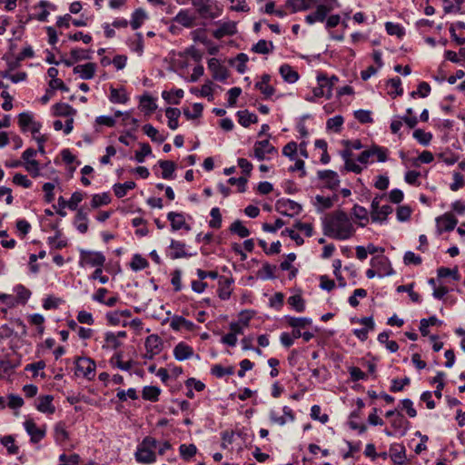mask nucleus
<instances>
[{
  "instance_id": "f257e3e1",
  "label": "nucleus",
  "mask_w": 465,
  "mask_h": 465,
  "mask_svg": "<svg viewBox=\"0 0 465 465\" xmlns=\"http://www.w3.org/2000/svg\"><path fill=\"white\" fill-rule=\"evenodd\" d=\"M322 229L326 236L339 241L351 238L356 232L351 218L341 210L327 214L322 222Z\"/></svg>"
},
{
  "instance_id": "f03ea898",
  "label": "nucleus",
  "mask_w": 465,
  "mask_h": 465,
  "mask_svg": "<svg viewBox=\"0 0 465 465\" xmlns=\"http://www.w3.org/2000/svg\"><path fill=\"white\" fill-rule=\"evenodd\" d=\"M158 441L150 436L145 437L137 446L134 453L138 463L151 464L156 461Z\"/></svg>"
},
{
  "instance_id": "7ed1b4c3",
  "label": "nucleus",
  "mask_w": 465,
  "mask_h": 465,
  "mask_svg": "<svg viewBox=\"0 0 465 465\" xmlns=\"http://www.w3.org/2000/svg\"><path fill=\"white\" fill-rule=\"evenodd\" d=\"M341 155L344 161L345 170L358 174L366 168L372 153L370 148L363 151L356 159L353 158V153L350 150L342 151Z\"/></svg>"
},
{
  "instance_id": "20e7f679",
  "label": "nucleus",
  "mask_w": 465,
  "mask_h": 465,
  "mask_svg": "<svg viewBox=\"0 0 465 465\" xmlns=\"http://www.w3.org/2000/svg\"><path fill=\"white\" fill-rule=\"evenodd\" d=\"M338 81L339 79L335 75L328 77L324 74H319L317 75L318 86L313 88V95L307 96L305 99L309 102H314L315 98L319 97H326L327 99H330L331 97L332 88Z\"/></svg>"
},
{
  "instance_id": "39448f33",
  "label": "nucleus",
  "mask_w": 465,
  "mask_h": 465,
  "mask_svg": "<svg viewBox=\"0 0 465 465\" xmlns=\"http://www.w3.org/2000/svg\"><path fill=\"white\" fill-rule=\"evenodd\" d=\"M192 5L202 18L213 19L222 15L223 9L213 0H192Z\"/></svg>"
},
{
  "instance_id": "423d86ee",
  "label": "nucleus",
  "mask_w": 465,
  "mask_h": 465,
  "mask_svg": "<svg viewBox=\"0 0 465 465\" xmlns=\"http://www.w3.org/2000/svg\"><path fill=\"white\" fill-rule=\"evenodd\" d=\"M277 149L270 143L269 139L255 142L253 145V156L258 161L270 159V155L276 154Z\"/></svg>"
},
{
  "instance_id": "0eeeda50",
  "label": "nucleus",
  "mask_w": 465,
  "mask_h": 465,
  "mask_svg": "<svg viewBox=\"0 0 465 465\" xmlns=\"http://www.w3.org/2000/svg\"><path fill=\"white\" fill-rule=\"evenodd\" d=\"M105 262V257L102 252L84 251L82 250L80 252V265L81 266H91L95 268L103 267Z\"/></svg>"
},
{
  "instance_id": "6e6552de",
  "label": "nucleus",
  "mask_w": 465,
  "mask_h": 465,
  "mask_svg": "<svg viewBox=\"0 0 465 465\" xmlns=\"http://www.w3.org/2000/svg\"><path fill=\"white\" fill-rule=\"evenodd\" d=\"M269 419L270 421L272 424H276L279 426H284L285 424L289 422H292L295 419L293 411L288 407L284 406L282 408V414L281 415L280 412L275 409H271L269 411Z\"/></svg>"
},
{
  "instance_id": "1a4fd4ad",
  "label": "nucleus",
  "mask_w": 465,
  "mask_h": 465,
  "mask_svg": "<svg viewBox=\"0 0 465 465\" xmlns=\"http://www.w3.org/2000/svg\"><path fill=\"white\" fill-rule=\"evenodd\" d=\"M95 364L89 358H78L75 361V374L88 380L94 377Z\"/></svg>"
},
{
  "instance_id": "9d476101",
  "label": "nucleus",
  "mask_w": 465,
  "mask_h": 465,
  "mask_svg": "<svg viewBox=\"0 0 465 465\" xmlns=\"http://www.w3.org/2000/svg\"><path fill=\"white\" fill-rule=\"evenodd\" d=\"M275 210L286 216H294L302 211V206L290 199H280L275 203Z\"/></svg>"
},
{
  "instance_id": "9b49d317",
  "label": "nucleus",
  "mask_w": 465,
  "mask_h": 465,
  "mask_svg": "<svg viewBox=\"0 0 465 465\" xmlns=\"http://www.w3.org/2000/svg\"><path fill=\"white\" fill-rule=\"evenodd\" d=\"M458 223V219L451 213H445L444 214L436 218L437 232L439 234L443 232L452 231Z\"/></svg>"
},
{
  "instance_id": "f8f14e48",
  "label": "nucleus",
  "mask_w": 465,
  "mask_h": 465,
  "mask_svg": "<svg viewBox=\"0 0 465 465\" xmlns=\"http://www.w3.org/2000/svg\"><path fill=\"white\" fill-rule=\"evenodd\" d=\"M167 219L171 223L172 231L185 230L189 232L191 226L186 223L185 216L183 213L170 212L167 213Z\"/></svg>"
},
{
  "instance_id": "ddd939ff",
  "label": "nucleus",
  "mask_w": 465,
  "mask_h": 465,
  "mask_svg": "<svg viewBox=\"0 0 465 465\" xmlns=\"http://www.w3.org/2000/svg\"><path fill=\"white\" fill-rule=\"evenodd\" d=\"M24 428L34 443L39 442L45 436V430L39 428L33 420H26Z\"/></svg>"
},
{
  "instance_id": "4468645a",
  "label": "nucleus",
  "mask_w": 465,
  "mask_h": 465,
  "mask_svg": "<svg viewBox=\"0 0 465 465\" xmlns=\"http://www.w3.org/2000/svg\"><path fill=\"white\" fill-rule=\"evenodd\" d=\"M385 416L391 419V424L395 430H402L403 433L406 432L409 422L401 412L395 410L388 411Z\"/></svg>"
},
{
  "instance_id": "2eb2a0df",
  "label": "nucleus",
  "mask_w": 465,
  "mask_h": 465,
  "mask_svg": "<svg viewBox=\"0 0 465 465\" xmlns=\"http://www.w3.org/2000/svg\"><path fill=\"white\" fill-rule=\"evenodd\" d=\"M218 27L213 32L216 39H221L227 35H232L236 33V24L232 21L216 22Z\"/></svg>"
},
{
  "instance_id": "dca6fc26",
  "label": "nucleus",
  "mask_w": 465,
  "mask_h": 465,
  "mask_svg": "<svg viewBox=\"0 0 465 465\" xmlns=\"http://www.w3.org/2000/svg\"><path fill=\"white\" fill-rule=\"evenodd\" d=\"M192 254L188 253L186 252V245L184 242H180V241H176V240H171V243H170V246H169V252H168V256L172 259V260H176V259H180V258H185V257H189L191 256Z\"/></svg>"
},
{
  "instance_id": "f3484780",
  "label": "nucleus",
  "mask_w": 465,
  "mask_h": 465,
  "mask_svg": "<svg viewBox=\"0 0 465 465\" xmlns=\"http://www.w3.org/2000/svg\"><path fill=\"white\" fill-rule=\"evenodd\" d=\"M173 21L186 28L195 25L196 16L189 9H182L174 16Z\"/></svg>"
},
{
  "instance_id": "a211bd4d",
  "label": "nucleus",
  "mask_w": 465,
  "mask_h": 465,
  "mask_svg": "<svg viewBox=\"0 0 465 465\" xmlns=\"http://www.w3.org/2000/svg\"><path fill=\"white\" fill-rule=\"evenodd\" d=\"M331 11V6L318 5L313 13L306 15L305 21L309 25H312L316 22H323L326 19L328 13Z\"/></svg>"
},
{
  "instance_id": "6ab92c4d",
  "label": "nucleus",
  "mask_w": 465,
  "mask_h": 465,
  "mask_svg": "<svg viewBox=\"0 0 465 465\" xmlns=\"http://www.w3.org/2000/svg\"><path fill=\"white\" fill-rule=\"evenodd\" d=\"M208 68L212 72L213 77L216 80L223 81L228 76L226 68L216 58H211L208 61Z\"/></svg>"
},
{
  "instance_id": "aec40b11",
  "label": "nucleus",
  "mask_w": 465,
  "mask_h": 465,
  "mask_svg": "<svg viewBox=\"0 0 465 465\" xmlns=\"http://www.w3.org/2000/svg\"><path fill=\"white\" fill-rule=\"evenodd\" d=\"M54 397L51 395L40 396L37 399L36 409L38 411L51 415L55 411V407L53 404Z\"/></svg>"
},
{
  "instance_id": "412c9836",
  "label": "nucleus",
  "mask_w": 465,
  "mask_h": 465,
  "mask_svg": "<svg viewBox=\"0 0 465 465\" xmlns=\"http://www.w3.org/2000/svg\"><path fill=\"white\" fill-rule=\"evenodd\" d=\"M54 438L57 445L65 447L66 441L69 440V432L65 428L64 422H57L54 427Z\"/></svg>"
},
{
  "instance_id": "4be33fe9",
  "label": "nucleus",
  "mask_w": 465,
  "mask_h": 465,
  "mask_svg": "<svg viewBox=\"0 0 465 465\" xmlns=\"http://www.w3.org/2000/svg\"><path fill=\"white\" fill-rule=\"evenodd\" d=\"M390 457L395 465H403L406 463V450L402 445H392L390 448Z\"/></svg>"
},
{
  "instance_id": "5701e85b",
  "label": "nucleus",
  "mask_w": 465,
  "mask_h": 465,
  "mask_svg": "<svg viewBox=\"0 0 465 465\" xmlns=\"http://www.w3.org/2000/svg\"><path fill=\"white\" fill-rule=\"evenodd\" d=\"M318 176L322 180L325 185L330 189H335L339 186L340 179L336 172L331 170L321 171Z\"/></svg>"
},
{
  "instance_id": "b1692460",
  "label": "nucleus",
  "mask_w": 465,
  "mask_h": 465,
  "mask_svg": "<svg viewBox=\"0 0 465 465\" xmlns=\"http://www.w3.org/2000/svg\"><path fill=\"white\" fill-rule=\"evenodd\" d=\"M110 363L112 366L123 371H129L132 367V360L129 358L125 359L122 352L114 353L110 360Z\"/></svg>"
},
{
  "instance_id": "393cba45",
  "label": "nucleus",
  "mask_w": 465,
  "mask_h": 465,
  "mask_svg": "<svg viewBox=\"0 0 465 465\" xmlns=\"http://www.w3.org/2000/svg\"><path fill=\"white\" fill-rule=\"evenodd\" d=\"M95 64L94 63H87L85 64H79L74 68V73L78 74L82 79H91L95 73Z\"/></svg>"
},
{
  "instance_id": "a878e982",
  "label": "nucleus",
  "mask_w": 465,
  "mask_h": 465,
  "mask_svg": "<svg viewBox=\"0 0 465 465\" xmlns=\"http://www.w3.org/2000/svg\"><path fill=\"white\" fill-rule=\"evenodd\" d=\"M19 364V361L11 359L0 360V379L9 377L14 369Z\"/></svg>"
},
{
  "instance_id": "bb28decb",
  "label": "nucleus",
  "mask_w": 465,
  "mask_h": 465,
  "mask_svg": "<svg viewBox=\"0 0 465 465\" xmlns=\"http://www.w3.org/2000/svg\"><path fill=\"white\" fill-rule=\"evenodd\" d=\"M351 214L358 220V225L361 227L366 226L369 222V213L366 208L355 204L351 209Z\"/></svg>"
},
{
  "instance_id": "cd10ccee",
  "label": "nucleus",
  "mask_w": 465,
  "mask_h": 465,
  "mask_svg": "<svg viewBox=\"0 0 465 465\" xmlns=\"http://www.w3.org/2000/svg\"><path fill=\"white\" fill-rule=\"evenodd\" d=\"M318 0H288L286 5L292 8L293 13L307 10L316 5Z\"/></svg>"
},
{
  "instance_id": "c85d7f7f",
  "label": "nucleus",
  "mask_w": 465,
  "mask_h": 465,
  "mask_svg": "<svg viewBox=\"0 0 465 465\" xmlns=\"http://www.w3.org/2000/svg\"><path fill=\"white\" fill-rule=\"evenodd\" d=\"M140 108L146 114H151L156 110L157 104L154 98L149 94H144L140 98Z\"/></svg>"
},
{
  "instance_id": "c756f323",
  "label": "nucleus",
  "mask_w": 465,
  "mask_h": 465,
  "mask_svg": "<svg viewBox=\"0 0 465 465\" xmlns=\"http://www.w3.org/2000/svg\"><path fill=\"white\" fill-rule=\"evenodd\" d=\"M279 72L282 75V77L284 79V81L293 84L299 79L298 73L292 68L289 64H282L281 65Z\"/></svg>"
},
{
  "instance_id": "7c9ffc66",
  "label": "nucleus",
  "mask_w": 465,
  "mask_h": 465,
  "mask_svg": "<svg viewBox=\"0 0 465 465\" xmlns=\"http://www.w3.org/2000/svg\"><path fill=\"white\" fill-rule=\"evenodd\" d=\"M74 225L81 233H85L88 230V218L87 213L79 209L75 215Z\"/></svg>"
},
{
  "instance_id": "2f4dec72",
  "label": "nucleus",
  "mask_w": 465,
  "mask_h": 465,
  "mask_svg": "<svg viewBox=\"0 0 465 465\" xmlns=\"http://www.w3.org/2000/svg\"><path fill=\"white\" fill-rule=\"evenodd\" d=\"M147 18L146 12L142 8H138L132 14L130 25L134 30H136L141 27Z\"/></svg>"
},
{
  "instance_id": "473e14b6",
  "label": "nucleus",
  "mask_w": 465,
  "mask_h": 465,
  "mask_svg": "<svg viewBox=\"0 0 465 465\" xmlns=\"http://www.w3.org/2000/svg\"><path fill=\"white\" fill-rule=\"evenodd\" d=\"M183 90L175 89L171 91H163L162 96L168 104H179L180 100L183 97Z\"/></svg>"
},
{
  "instance_id": "72a5a7b5",
  "label": "nucleus",
  "mask_w": 465,
  "mask_h": 465,
  "mask_svg": "<svg viewBox=\"0 0 465 465\" xmlns=\"http://www.w3.org/2000/svg\"><path fill=\"white\" fill-rule=\"evenodd\" d=\"M130 49L141 56L143 53V38L141 33L135 34L134 37L128 42Z\"/></svg>"
},
{
  "instance_id": "f704fd0d",
  "label": "nucleus",
  "mask_w": 465,
  "mask_h": 465,
  "mask_svg": "<svg viewBox=\"0 0 465 465\" xmlns=\"http://www.w3.org/2000/svg\"><path fill=\"white\" fill-rule=\"evenodd\" d=\"M170 326L176 331L180 330H191L193 326V322L187 321L182 316H173L171 320Z\"/></svg>"
},
{
  "instance_id": "c9c22d12",
  "label": "nucleus",
  "mask_w": 465,
  "mask_h": 465,
  "mask_svg": "<svg viewBox=\"0 0 465 465\" xmlns=\"http://www.w3.org/2000/svg\"><path fill=\"white\" fill-rule=\"evenodd\" d=\"M53 113L55 116H73L75 110L67 104L60 103L53 106Z\"/></svg>"
},
{
  "instance_id": "e433bc0d",
  "label": "nucleus",
  "mask_w": 465,
  "mask_h": 465,
  "mask_svg": "<svg viewBox=\"0 0 465 465\" xmlns=\"http://www.w3.org/2000/svg\"><path fill=\"white\" fill-rule=\"evenodd\" d=\"M165 115L168 118V126L172 130L178 128V118L181 115V111L178 108L169 107L165 111Z\"/></svg>"
},
{
  "instance_id": "4c0bfd02",
  "label": "nucleus",
  "mask_w": 465,
  "mask_h": 465,
  "mask_svg": "<svg viewBox=\"0 0 465 465\" xmlns=\"http://www.w3.org/2000/svg\"><path fill=\"white\" fill-rule=\"evenodd\" d=\"M54 6L51 3L46 1V0L40 1L38 3V5L34 6L35 9H37V8H41L42 9V11L35 15V18L38 21L45 22L47 20L48 15H49V12H48L47 8L54 9Z\"/></svg>"
},
{
  "instance_id": "58836bf2",
  "label": "nucleus",
  "mask_w": 465,
  "mask_h": 465,
  "mask_svg": "<svg viewBox=\"0 0 465 465\" xmlns=\"http://www.w3.org/2000/svg\"><path fill=\"white\" fill-rule=\"evenodd\" d=\"M237 115L239 117V124L243 127H248L251 124L257 123L258 121L257 115L248 111H239Z\"/></svg>"
},
{
  "instance_id": "ea45409f",
  "label": "nucleus",
  "mask_w": 465,
  "mask_h": 465,
  "mask_svg": "<svg viewBox=\"0 0 465 465\" xmlns=\"http://www.w3.org/2000/svg\"><path fill=\"white\" fill-rule=\"evenodd\" d=\"M161 390L156 386H145L143 389V398L146 401H156L160 395Z\"/></svg>"
},
{
  "instance_id": "a19ab883",
  "label": "nucleus",
  "mask_w": 465,
  "mask_h": 465,
  "mask_svg": "<svg viewBox=\"0 0 465 465\" xmlns=\"http://www.w3.org/2000/svg\"><path fill=\"white\" fill-rule=\"evenodd\" d=\"M134 187H135V183H134V182H132V181H128L124 183L115 184L114 188V194L118 198H122L126 194L127 191L132 190Z\"/></svg>"
},
{
  "instance_id": "79ce46f5",
  "label": "nucleus",
  "mask_w": 465,
  "mask_h": 465,
  "mask_svg": "<svg viewBox=\"0 0 465 465\" xmlns=\"http://www.w3.org/2000/svg\"><path fill=\"white\" fill-rule=\"evenodd\" d=\"M109 99L114 104H125L128 100L127 95L124 90H119L113 87L111 88Z\"/></svg>"
},
{
  "instance_id": "37998d69",
  "label": "nucleus",
  "mask_w": 465,
  "mask_h": 465,
  "mask_svg": "<svg viewBox=\"0 0 465 465\" xmlns=\"http://www.w3.org/2000/svg\"><path fill=\"white\" fill-rule=\"evenodd\" d=\"M288 303L298 312H302L305 309V302L300 294H294L288 298Z\"/></svg>"
},
{
  "instance_id": "c03bdc74",
  "label": "nucleus",
  "mask_w": 465,
  "mask_h": 465,
  "mask_svg": "<svg viewBox=\"0 0 465 465\" xmlns=\"http://www.w3.org/2000/svg\"><path fill=\"white\" fill-rule=\"evenodd\" d=\"M144 134L149 136L153 142L163 143L164 136L160 134L158 130L151 124H145L143 127Z\"/></svg>"
},
{
  "instance_id": "a18cd8bd",
  "label": "nucleus",
  "mask_w": 465,
  "mask_h": 465,
  "mask_svg": "<svg viewBox=\"0 0 465 465\" xmlns=\"http://www.w3.org/2000/svg\"><path fill=\"white\" fill-rule=\"evenodd\" d=\"M392 213V207L390 205H382L376 211L377 218L374 216V213L371 215L372 222H382L386 220L387 216Z\"/></svg>"
},
{
  "instance_id": "49530a36",
  "label": "nucleus",
  "mask_w": 465,
  "mask_h": 465,
  "mask_svg": "<svg viewBox=\"0 0 465 465\" xmlns=\"http://www.w3.org/2000/svg\"><path fill=\"white\" fill-rule=\"evenodd\" d=\"M159 165L162 169V177L163 179H170L175 170V164L171 161H160Z\"/></svg>"
},
{
  "instance_id": "de8ad7c7",
  "label": "nucleus",
  "mask_w": 465,
  "mask_h": 465,
  "mask_svg": "<svg viewBox=\"0 0 465 465\" xmlns=\"http://www.w3.org/2000/svg\"><path fill=\"white\" fill-rule=\"evenodd\" d=\"M230 231L238 234L241 238H245L250 235V231L239 220L232 223Z\"/></svg>"
},
{
  "instance_id": "09e8293b",
  "label": "nucleus",
  "mask_w": 465,
  "mask_h": 465,
  "mask_svg": "<svg viewBox=\"0 0 465 465\" xmlns=\"http://www.w3.org/2000/svg\"><path fill=\"white\" fill-rule=\"evenodd\" d=\"M81 458L78 454L74 453L67 456L65 453H62L59 456V465H79Z\"/></svg>"
},
{
  "instance_id": "8fccbe9b",
  "label": "nucleus",
  "mask_w": 465,
  "mask_h": 465,
  "mask_svg": "<svg viewBox=\"0 0 465 465\" xmlns=\"http://www.w3.org/2000/svg\"><path fill=\"white\" fill-rule=\"evenodd\" d=\"M273 48V45L272 42L266 41V40H260L256 45H253L252 51H254L257 54H268L270 53Z\"/></svg>"
},
{
  "instance_id": "3c124183",
  "label": "nucleus",
  "mask_w": 465,
  "mask_h": 465,
  "mask_svg": "<svg viewBox=\"0 0 465 465\" xmlns=\"http://www.w3.org/2000/svg\"><path fill=\"white\" fill-rule=\"evenodd\" d=\"M343 124V118L341 115H336L327 120L326 127L335 133H339Z\"/></svg>"
},
{
  "instance_id": "603ef678",
  "label": "nucleus",
  "mask_w": 465,
  "mask_h": 465,
  "mask_svg": "<svg viewBox=\"0 0 465 465\" xmlns=\"http://www.w3.org/2000/svg\"><path fill=\"white\" fill-rule=\"evenodd\" d=\"M0 441L7 449L9 454H16L18 452V447L15 444L13 436H4L0 439Z\"/></svg>"
},
{
  "instance_id": "864d4df0",
  "label": "nucleus",
  "mask_w": 465,
  "mask_h": 465,
  "mask_svg": "<svg viewBox=\"0 0 465 465\" xmlns=\"http://www.w3.org/2000/svg\"><path fill=\"white\" fill-rule=\"evenodd\" d=\"M110 203V196L107 193L94 194L91 201V207L95 209Z\"/></svg>"
},
{
  "instance_id": "5fc2aeb1",
  "label": "nucleus",
  "mask_w": 465,
  "mask_h": 465,
  "mask_svg": "<svg viewBox=\"0 0 465 465\" xmlns=\"http://www.w3.org/2000/svg\"><path fill=\"white\" fill-rule=\"evenodd\" d=\"M413 137L422 145H428L432 139V134L430 133H426L421 129H416L413 132Z\"/></svg>"
},
{
  "instance_id": "6e6d98bb",
  "label": "nucleus",
  "mask_w": 465,
  "mask_h": 465,
  "mask_svg": "<svg viewBox=\"0 0 465 465\" xmlns=\"http://www.w3.org/2000/svg\"><path fill=\"white\" fill-rule=\"evenodd\" d=\"M371 153H372V156H376L377 160L381 163H384L388 159L389 150L387 148L373 145L371 147Z\"/></svg>"
},
{
  "instance_id": "4d7b16f0",
  "label": "nucleus",
  "mask_w": 465,
  "mask_h": 465,
  "mask_svg": "<svg viewBox=\"0 0 465 465\" xmlns=\"http://www.w3.org/2000/svg\"><path fill=\"white\" fill-rule=\"evenodd\" d=\"M210 215L212 219L209 222V226L214 229H218L222 225V215L218 207H214L211 210Z\"/></svg>"
},
{
  "instance_id": "13d9d810",
  "label": "nucleus",
  "mask_w": 465,
  "mask_h": 465,
  "mask_svg": "<svg viewBox=\"0 0 465 465\" xmlns=\"http://www.w3.org/2000/svg\"><path fill=\"white\" fill-rule=\"evenodd\" d=\"M180 454L184 460H189L196 454L197 448L194 444H182L179 448Z\"/></svg>"
},
{
  "instance_id": "bf43d9fd",
  "label": "nucleus",
  "mask_w": 465,
  "mask_h": 465,
  "mask_svg": "<svg viewBox=\"0 0 465 465\" xmlns=\"http://www.w3.org/2000/svg\"><path fill=\"white\" fill-rule=\"evenodd\" d=\"M385 28L390 35H396L398 37H402L404 35V30L399 24L387 22L385 24Z\"/></svg>"
},
{
  "instance_id": "052dcab7",
  "label": "nucleus",
  "mask_w": 465,
  "mask_h": 465,
  "mask_svg": "<svg viewBox=\"0 0 465 465\" xmlns=\"http://www.w3.org/2000/svg\"><path fill=\"white\" fill-rule=\"evenodd\" d=\"M148 266V262L139 254L134 255L131 262V268L137 272L145 269Z\"/></svg>"
},
{
  "instance_id": "680f3d73",
  "label": "nucleus",
  "mask_w": 465,
  "mask_h": 465,
  "mask_svg": "<svg viewBox=\"0 0 465 465\" xmlns=\"http://www.w3.org/2000/svg\"><path fill=\"white\" fill-rule=\"evenodd\" d=\"M311 417L313 420L321 421L322 424L326 423L329 420V416L325 413H322L321 407L318 405H313L312 407Z\"/></svg>"
},
{
  "instance_id": "e2e57ef3",
  "label": "nucleus",
  "mask_w": 465,
  "mask_h": 465,
  "mask_svg": "<svg viewBox=\"0 0 465 465\" xmlns=\"http://www.w3.org/2000/svg\"><path fill=\"white\" fill-rule=\"evenodd\" d=\"M116 396L122 401H125L127 400V398L132 399V400L138 399L136 390L133 389V388H130L127 391L118 389Z\"/></svg>"
},
{
  "instance_id": "0e129e2a",
  "label": "nucleus",
  "mask_w": 465,
  "mask_h": 465,
  "mask_svg": "<svg viewBox=\"0 0 465 465\" xmlns=\"http://www.w3.org/2000/svg\"><path fill=\"white\" fill-rule=\"evenodd\" d=\"M152 153L151 146L148 143H141L140 150L135 153V160L143 163L144 158Z\"/></svg>"
},
{
  "instance_id": "69168bd1",
  "label": "nucleus",
  "mask_w": 465,
  "mask_h": 465,
  "mask_svg": "<svg viewBox=\"0 0 465 465\" xmlns=\"http://www.w3.org/2000/svg\"><path fill=\"white\" fill-rule=\"evenodd\" d=\"M203 109V107L201 104H194L192 110L189 108L184 109L183 114L188 119H195L201 116Z\"/></svg>"
},
{
  "instance_id": "338daca9",
  "label": "nucleus",
  "mask_w": 465,
  "mask_h": 465,
  "mask_svg": "<svg viewBox=\"0 0 465 465\" xmlns=\"http://www.w3.org/2000/svg\"><path fill=\"white\" fill-rule=\"evenodd\" d=\"M47 242L52 248L56 250L63 249L67 245L65 240L60 239L59 232H57L54 237H48Z\"/></svg>"
},
{
  "instance_id": "774afa93",
  "label": "nucleus",
  "mask_w": 465,
  "mask_h": 465,
  "mask_svg": "<svg viewBox=\"0 0 465 465\" xmlns=\"http://www.w3.org/2000/svg\"><path fill=\"white\" fill-rule=\"evenodd\" d=\"M15 292L17 295V299L25 303L27 300L30 298L31 292L26 289L25 286L19 284L15 287Z\"/></svg>"
}]
</instances>
